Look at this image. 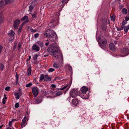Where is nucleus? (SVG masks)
I'll return each instance as SVG.
<instances>
[{
  "label": "nucleus",
  "mask_w": 129,
  "mask_h": 129,
  "mask_svg": "<svg viewBox=\"0 0 129 129\" xmlns=\"http://www.w3.org/2000/svg\"><path fill=\"white\" fill-rule=\"evenodd\" d=\"M59 48V47L57 45L54 46H51L48 48L47 50L52 56L56 58L59 61L62 62L63 60L62 54L60 52L58 53Z\"/></svg>",
  "instance_id": "nucleus-1"
},
{
  "label": "nucleus",
  "mask_w": 129,
  "mask_h": 129,
  "mask_svg": "<svg viewBox=\"0 0 129 129\" xmlns=\"http://www.w3.org/2000/svg\"><path fill=\"white\" fill-rule=\"evenodd\" d=\"M44 36L47 37L52 42L54 41L57 38L56 33L54 31L52 30H49L47 31H46Z\"/></svg>",
  "instance_id": "nucleus-2"
},
{
  "label": "nucleus",
  "mask_w": 129,
  "mask_h": 129,
  "mask_svg": "<svg viewBox=\"0 0 129 129\" xmlns=\"http://www.w3.org/2000/svg\"><path fill=\"white\" fill-rule=\"evenodd\" d=\"M69 86L68 85L62 86L60 88L57 89V90L56 91V95L58 96H59L64 92V93H65L66 91L69 89Z\"/></svg>",
  "instance_id": "nucleus-3"
},
{
  "label": "nucleus",
  "mask_w": 129,
  "mask_h": 129,
  "mask_svg": "<svg viewBox=\"0 0 129 129\" xmlns=\"http://www.w3.org/2000/svg\"><path fill=\"white\" fill-rule=\"evenodd\" d=\"M99 39L100 40L99 42V45L102 46H105L107 43V41L103 36H100L99 37Z\"/></svg>",
  "instance_id": "nucleus-4"
},
{
  "label": "nucleus",
  "mask_w": 129,
  "mask_h": 129,
  "mask_svg": "<svg viewBox=\"0 0 129 129\" xmlns=\"http://www.w3.org/2000/svg\"><path fill=\"white\" fill-rule=\"evenodd\" d=\"M78 91L77 89H73L70 93V95L72 98H75L78 95Z\"/></svg>",
  "instance_id": "nucleus-5"
},
{
  "label": "nucleus",
  "mask_w": 129,
  "mask_h": 129,
  "mask_svg": "<svg viewBox=\"0 0 129 129\" xmlns=\"http://www.w3.org/2000/svg\"><path fill=\"white\" fill-rule=\"evenodd\" d=\"M80 103V101L77 98L73 99L72 102V104L73 106H77Z\"/></svg>",
  "instance_id": "nucleus-6"
},
{
  "label": "nucleus",
  "mask_w": 129,
  "mask_h": 129,
  "mask_svg": "<svg viewBox=\"0 0 129 129\" xmlns=\"http://www.w3.org/2000/svg\"><path fill=\"white\" fill-rule=\"evenodd\" d=\"M20 23V21L18 19L16 20L14 22L13 24V27L15 29H17L18 26V25Z\"/></svg>",
  "instance_id": "nucleus-7"
},
{
  "label": "nucleus",
  "mask_w": 129,
  "mask_h": 129,
  "mask_svg": "<svg viewBox=\"0 0 129 129\" xmlns=\"http://www.w3.org/2000/svg\"><path fill=\"white\" fill-rule=\"evenodd\" d=\"M32 91L34 95L35 96H37L38 93V89L37 87H34L33 88Z\"/></svg>",
  "instance_id": "nucleus-8"
},
{
  "label": "nucleus",
  "mask_w": 129,
  "mask_h": 129,
  "mask_svg": "<svg viewBox=\"0 0 129 129\" xmlns=\"http://www.w3.org/2000/svg\"><path fill=\"white\" fill-rule=\"evenodd\" d=\"M32 50H35L37 52H38L40 50V48L37 45L36 43H35L32 46Z\"/></svg>",
  "instance_id": "nucleus-9"
},
{
  "label": "nucleus",
  "mask_w": 129,
  "mask_h": 129,
  "mask_svg": "<svg viewBox=\"0 0 129 129\" xmlns=\"http://www.w3.org/2000/svg\"><path fill=\"white\" fill-rule=\"evenodd\" d=\"M7 4L4 0H2L0 2V10L2 9Z\"/></svg>",
  "instance_id": "nucleus-10"
},
{
  "label": "nucleus",
  "mask_w": 129,
  "mask_h": 129,
  "mask_svg": "<svg viewBox=\"0 0 129 129\" xmlns=\"http://www.w3.org/2000/svg\"><path fill=\"white\" fill-rule=\"evenodd\" d=\"M88 93H81V97L83 99H88Z\"/></svg>",
  "instance_id": "nucleus-11"
},
{
  "label": "nucleus",
  "mask_w": 129,
  "mask_h": 129,
  "mask_svg": "<svg viewBox=\"0 0 129 129\" xmlns=\"http://www.w3.org/2000/svg\"><path fill=\"white\" fill-rule=\"evenodd\" d=\"M4 20L3 13V11H2L0 13V23H3L4 22Z\"/></svg>",
  "instance_id": "nucleus-12"
},
{
  "label": "nucleus",
  "mask_w": 129,
  "mask_h": 129,
  "mask_svg": "<svg viewBox=\"0 0 129 129\" xmlns=\"http://www.w3.org/2000/svg\"><path fill=\"white\" fill-rule=\"evenodd\" d=\"M128 51V49L127 48H124L122 50V53H124V55L121 56H124L127 55V53Z\"/></svg>",
  "instance_id": "nucleus-13"
},
{
  "label": "nucleus",
  "mask_w": 129,
  "mask_h": 129,
  "mask_svg": "<svg viewBox=\"0 0 129 129\" xmlns=\"http://www.w3.org/2000/svg\"><path fill=\"white\" fill-rule=\"evenodd\" d=\"M15 33L12 30H10L8 34V35L11 38L12 41L13 40L14 38Z\"/></svg>",
  "instance_id": "nucleus-14"
},
{
  "label": "nucleus",
  "mask_w": 129,
  "mask_h": 129,
  "mask_svg": "<svg viewBox=\"0 0 129 129\" xmlns=\"http://www.w3.org/2000/svg\"><path fill=\"white\" fill-rule=\"evenodd\" d=\"M26 117L25 116L23 118L22 120L21 125V128H22L23 127L25 126V125L24 124L26 121Z\"/></svg>",
  "instance_id": "nucleus-15"
},
{
  "label": "nucleus",
  "mask_w": 129,
  "mask_h": 129,
  "mask_svg": "<svg viewBox=\"0 0 129 129\" xmlns=\"http://www.w3.org/2000/svg\"><path fill=\"white\" fill-rule=\"evenodd\" d=\"M109 48L113 51H114L116 49L115 46L113 43L110 44L109 45Z\"/></svg>",
  "instance_id": "nucleus-16"
},
{
  "label": "nucleus",
  "mask_w": 129,
  "mask_h": 129,
  "mask_svg": "<svg viewBox=\"0 0 129 129\" xmlns=\"http://www.w3.org/2000/svg\"><path fill=\"white\" fill-rule=\"evenodd\" d=\"M55 22V21L54 20L51 21L49 24V25L52 28L54 27L55 25L54 23Z\"/></svg>",
  "instance_id": "nucleus-17"
},
{
  "label": "nucleus",
  "mask_w": 129,
  "mask_h": 129,
  "mask_svg": "<svg viewBox=\"0 0 129 129\" xmlns=\"http://www.w3.org/2000/svg\"><path fill=\"white\" fill-rule=\"evenodd\" d=\"M88 91V88L85 87H83L81 88V93H87Z\"/></svg>",
  "instance_id": "nucleus-18"
},
{
  "label": "nucleus",
  "mask_w": 129,
  "mask_h": 129,
  "mask_svg": "<svg viewBox=\"0 0 129 129\" xmlns=\"http://www.w3.org/2000/svg\"><path fill=\"white\" fill-rule=\"evenodd\" d=\"M31 67L30 66L27 69L26 74L28 76H29L31 75Z\"/></svg>",
  "instance_id": "nucleus-19"
},
{
  "label": "nucleus",
  "mask_w": 129,
  "mask_h": 129,
  "mask_svg": "<svg viewBox=\"0 0 129 129\" xmlns=\"http://www.w3.org/2000/svg\"><path fill=\"white\" fill-rule=\"evenodd\" d=\"M44 80L46 81H50L51 80V79L48 75H46L44 76Z\"/></svg>",
  "instance_id": "nucleus-20"
},
{
  "label": "nucleus",
  "mask_w": 129,
  "mask_h": 129,
  "mask_svg": "<svg viewBox=\"0 0 129 129\" xmlns=\"http://www.w3.org/2000/svg\"><path fill=\"white\" fill-rule=\"evenodd\" d=\"M42 101V100L40 99H38L35 100L34 103L35 104H37L40 103Z\"/></svg>",
  "instance_id": "nucleus-21"
},
{
  "label": "nucleus",
  "mask_w": 129,
  "mask_h": 129,
  "mask_svg": "<svg viewBox=\"0 0 129 129\" xmlns=\"http://www.w3.org/2000/svg\"><path fill=\"white\" fill-rule=\"evenodd\" d=\"M69 0H62L61 2V3H62V6L61 7L63 8L64 5V4L67 3Z\"/></svg>",
  "instance_id": "nucleus-22"
},
{
  "label": "nucleus",
  "mask_w": 129,
  "mask_h": 129,
  "mask_svg": "<svg viewBox=\"0 0 129 129\" xmlns=\"http://www.w3.org/2000/svg\"><path fill=\"white\" fill-rule=\"evenodd\" d=\"M36 43L37 44V45L38 44L40 47H42L43 46V44L42 42L38 41Z\"/></svg>",
  "instance_id": "nucleus-23"
},
{
  "label": "nucleus",
  "mask_w": 129,
  "mask_h": 129,
  "mask_svg": "<svg viewBox=\"0 0 129 129\" xmlns=\"http://www.w3.org/2000/svg\"><path fill=\"white\" fill-rule=\"evenodd\" d=\"M123 28L124 31L125 33H127L129 29V26H124Z\"/></svg>",
  "instance_id": "nucleus-24"
},
{
  "label": "nucleus",
  "mask_w": 129,
  "mask_h": 129,
  "mask_svg": "<svg viewBox=\"0 0 129 129\" xmlns=\"http://www.w3.org/2000/svg\"><path fill=\"white\" fill-rule=\"evenodd\" d=\"M122 12L123 14H126L127 13V10L126 8H123L122 10Z\"/></svg>",
  "instance_id": "nucleus-25"
},
{
  "label": "nucleus",
  "mask_w": 129,
  "mask_h": 129,
  "mask_svg": "<svg viewBox=\"0 0 129 129\" xmlns=\"http://www.w3.org/2000/svg\"><path fill=\"white\" fill-rule=\"evenodd\" d=\"M6 4L10 3L13 2L14 0H4Z\"/></svg>",
  "instance_id": "nucleus-26"
},
{
  "label": "nucleus",
  "mask_w": 129,
  "mask_h": 129,
  "mask_svg": "<svg viewBox=\"0 0 129 129\" xmlns=\"http://www.w3.org/2000/svg\"><path fill=\"white\" fill-rule=\"evenodd\" d=\"M53 66L54 67L56 68H58L59 67V65L57 62H54L53 64Z\"/></svg>",
  "instance_id": "nucleus-27"
},
{
  "label": "nucleus",
  "mask_w": 129,
  "mask_h": 129,
  "mask_svg": "<svg viewBox=\"0 0 129 129\" xmlns=\"http://www.w3.org/2000/svg\"><path fill=\"white\" fill-rule=\"evenodd\" d=\"M4 68V64L2 63H0V69L1 71H2Z\"/></svg>",
  "instance_id": "nucleus-28"
},
{
  "label": "nucleus",
  "mask_w": 129,
  "mask_h": 129,
  "mask_svg": "<svg viewBox=\"0 0 129 129\" xmlns=\"http://www.w3.org/2000/svg\"><path fill=\"white\" fill-rule=\"evenodd\" d=\"M15 95L16 97V100L19 99L21 95H19V94L18 93H15Z\"/></svg>",
  "instance_id": "nucleus-29"
},
{
  "label": "nucleus",
  "mask_w": 129,
  "mask_h": 129,
  "mask_svg": "<svg viewBox=\"0 0 129 129\" xmlns=\"http://www.w3.org/2000/svg\"><path fill=\"white\" fill-rule=\"evenodd\" d=\"M115 15H113L111 17V21H114L115 20Z\"/></svg>",
  "instance_id": "nucleus-30"
},
{
  "label": "nucleus",
  "mask_w": 129,
  "mask_h": 129,
  "mask_svg": "<svg viewBox=\"0 0 129 129\" xmlns=\"http://www.w3.org/2000/svg\"><path fill=\"white\" fill-rule=\"evenodd\" d=\"M28 19V17L27 16H25L24 17H23L21 19V21H23L25 20H26Z\"/></svg>",
  "instance_id": "nucleus-31"
},
{
  "label": "nucleus",
  "mask_w": 129,
  "mask_h": 129,
  "mask_svg": "<svg viewBox=\"0 0 129 129\" xmlns=\"http://www.w3.org/2000/svg\"><path fill=\"white\" fill-rule=\"evenodd\" d=\"M44 76L42 74H41L40 77V80L42 81L43 80H44Z\"/></svg>",
  "instance_id": "nucleus-32"
},
{
  "label": "nucleus",
  "mask_w": 129,
  "mask_h": 129,
  "mask_svg": "<svg viewBox=\"0 0 129 129\" xmlns=\"http://www.w3.org/2000/svg\"><path fill=\"white\" fill-rule=\"evenodd\" d=\"M29 11H31V10H32L34 8V6L33 5H30L29 6Z\"/></svg>",
  "instance_id": "nucleus-33"
},
{
  "label": "nucleus",
  "mask_w": 129,
  "mask_h": 129,
  "mask_svg": "<svg viewBox=\"0 0 129 129\" xmlns=\"http://www.w3.org/2000/svg\"><path fill=\"white\" fill-rule=\"evenodd\" d=\"M54 70L55 69L53 68H50L48 70V71L50 73L53 72Z\"/></svg>",
  "instance_id": "nucleus-34"
},
{
  "label": "nucleus",
  "mask_w": 129,
  "mask_h": 129,
  "mask_svg": "<svg viewBox=\"0 0 129 129\" xmlns=\"http://www.w3.org/2000/svg\"><path fill=\"white\" fill-rule=\"evenodd\" d=\"M38 56V55L37 54H36L33 56V60H36Z\"/></svg>",
  "instance_id": "nucleus-35"
},
{
  "label": "nucleus",
  "mask_w": 129,
  "mask_h": 129,
  "mask_svg": "<svg viewBox=\"0 0 129 129\" xmlns=\"http://www.w3.org/2000/svg\"><path fill=\"white\" fill-rule=\"evenodd\" d=\"M127 21L124 20L122 23V26L121 27L124 26L125 24H127Z\"/></svg>",
  "instance_id": "nucleus-36"
},
{
  "label": "nucleus",
  "mask_w": 129,
  "mask_h": 129,
  "mask_svg": "<svg viewBox=\"0 0 129 129\" xmlns=\"http://www.w3.org/2000/svg\"><path fill=\"white\" fill-rule=\"evenodd\" d=\"M30 30L31 32L33 33H35L37 31L36 29L34 30L32 27H31L30 29Z\"/></svg>",
  "instance_id": "nucleus-37"
},
{
  "label": "nucleus",
  "mask_w": 129,
  "mask_h": 129,
  "mask_svg": "<svg viewBox=\"0 0 129 129\" xmlns=\"http://www.w3.org/2000/svg\"><path fill=\"white\" fill-rule=\"evenodd\" d=\"M15 77L16 82L17 83L18 81V76L17 73H16V76H15Z\"/></svg>",
  "instance_id": "nucleus-38"
},
{
  "label": "nucleus",
  "mask_w": 129,
  "mask_h": 129,
  "mask_svg": "<svg viewBox=\"0 0 129 129\" xmlns=\"http://www.w3.org/2000/svg\"><path fill=\"white\" fill-rule=\"evenodd\" d=\"M32 17L33 18H36L37 17V14H31Z\"/></svg>",
  "instance_id": "nucleus-39"
},
{
  "label": "nucleus",
  "mask_w": 129,
  "mask_h": 129,
  "mask_svg": "<svg viewBox=\"0 0 129 129\" xmlns=\"http://www.w3.org/2000/svg\"><path fill=\"white\" fill-rule=\"evenodd\" d=\"M39 35V33H36L34 35V37L36 38H37L38 37Z\"/></svg>",
  "instance_id": "nucleus-40"
},
{
  "label": "nucleus",
  "mask_w": 129,
  "mask_h": 129,
  "mask_svg": "<svg viewBox=\"0 0 129 129\" xmlns=\"http://www.w3.org/2000/svg\"><path fill=\"white\" fill-rule=\"evenodd\" d=\"M10 89V87L9 86L6 87L5 89V90L7 91H9Z\"/></svg>",
  "instance_id": "nucleus-41"
},
{
  "label": "nucleus",
  "mask_w": 129,
  "mask_h": 129,
  "mask_svg": "<svg viewBox=\"0 0 129 129\" xmlns=\"http://www.w3.org/2000/svg\"><path fill=\"white\" fill-rule=\"evenodd\" d=\"M32 84L31 83H29L28 84H27L26 85V87H28L30 86H31Z\"/></svg>",
  "instance_id": "nucleus-42"
},
{
  "label": "nucleus",
  "mask_w": 129,
  "mask_h": 129,
  "mask_svg": "<svg viewBox=\"0 0 129 129\" xmlns=\"http://www.w3.org/2000/svg\"><path fill=\"white\" fill-rule=\"evenodd\" d=\"M29 20L28 19H27L25 21H24L23 23H22V24H25L26 23H27L29 21Z\"/></svg>",
  "instance_id": "nucleus-43"
},
{
  "label": "nucleus",
  "mask_w": 129,
  "mask_h": 129,
  "mask_svg": "<svg viewBox=\"0 0 129 129\" xmlns=\"http://www.w3.org/2000/svg\"><path fill=\"white\" fill-rule=\"evenodd\" d=\"M19 105L18 103H16L15 105V107L16 108H18L19 107Z\"/></svg>",
  "instance_id": "nucleus-44"
},
{
  "label": "nucleus",
  "mask_w": 129,
  "mask_h": 129,
  "mask_svg": "<svg viewBox=\"0 0 129 129\" xmlns=\"http://www.w3.org/2000/svg\"><path fill=\"white\" fill-rule=\"evenodd\" d=\"M51 86L53 88V89H52V90H54V88H55L56 87V86L54 84H51Z\"/></svg>",
  "instance_id": "nucleus-45"
},
{
  "label": "nucleus",
  "mask_w": 129,
  "mask_h": 129,
  "mask_svg": "<svg viewBox=\"0 0 129 129\" xmlns=\"http://www.w3.org/2000/svg\"><path fill=\"white\" fill-rule=\"evenodd\" d=\"M116 27L117 28V30L118 31H120L122 30L123 29V27H122L120 28H119L118 27Z\"/></svg>",
  "instance_id": "nucleus-46"
},
{
  "label": "nucleus",
  "mask_w": 129,
  "mask_h": 129,
  "mask_svg": "<svg viewBox=\"0 0 129 129\" xmlns=\"http://www.w3.org/2000/svg\"><path fill=\"white\" fill-rule=\"evenodd\" d=\"M21 47V44L20 43H18V46H17V47H18V50H19L20 49Z\"/></svg>",
  "instance_id": "nucleus-47"
},
{
  "label": "nucleus",
  "mask_w": 129,
  "mask_h": 129,
  "mask_svg": "<svg viewBox=\"0 0 129 129\" xmlns=\"http://www.w3.org/2000/svg\"><path fill=\"white\" fill-rule=\"evenodd\" d=\"M21 29H22V27H20L19 28L18 30V32L19 33H20Z\"/></svg>",
  "instance_id": "nucleus-48"
},
{
  "label": "nucleus",
  "mask_w": 129,
  "mask_h": 129,
  "mask_svg": "<svg viewBox=\"0 0 129 129\" xmlns=\"http://www.w3.org/2000/svg\"><path fill=\"white\" fill-rule=\"evenodd\" d=\"M17 46V43H15L14 44V49H15L16 48Z\"/></svg>",
  "instance_id": "nucleus-49"
},
{
  "label": "nucleus",
  "mask_w": 129,
  "mask_h": 129,
  "mask_svg": "<svg viewBox=\"0 0 129 129\" xmlns=\"http://www.w3.org/2000/svg\"><path fill=\"white\" fill-rule=\"evenodd\" d=\"M5 103H6V101L5 100L4 98H3V99L2 103L4 104H5Z\"/></svg>",
  "instance_id": "nucleus-50"
},
{
  "label": "nucleus",
  "mask_w": 129,
  "mask_h": 129,
  "mask_svg": "<svg viewBox=\"0 0 129 129\" xmlns=\"http://www.w3.org/2000/svg\"><path fill=\"white\" fill-rule=\"evenodd\" d=\"M125 21H127L129 20V18L128 17L126 16L125 18Z\"/></svg>",
  "instance_id": "nucleus-51"
},
{
  "label": "nucleus",
  "mask_w": 129,
  "mask_h": 129,
  "mask_svg": "<svg viewBox=\"0 0 129 129\" xmlns=\"http://www.w3.org/2000/svg\"><path fill=\"white\" fill-rule=\"evenodd\" d=\"M43 93L45 95H47V92L45 91H44L43 92Z\"/></svg>",
  "instance_id": "nucleus-52"
},
{
  "label": "nucleus",
  "mask_w": 129,
  "mask_h": 129,
  "mask_svg": "<svg viewBox=\"0 0 129 129\" xmlns=\"http://www.w3.org/2000/svg\"><path fill=\"white\" fill-rule=\"evenodd\" d=\"M12 122H12V121H9V126H11V125H12Z\"/></svg>",
  "instance_id": "nucleus-53"
},
{
  "label": "nucleus",
  "mask_w": 129,
  "mask_h": 129,
  "mask_svg": "<svg viewBox=\"0 0 129 129\" xmlns=\"http://www.w3.org/2000/svg\"><path fill=\"white\" fill-rule=\"evenodd\" d=\"M68 69L70 71H72V68L71 66H69L68 67Z\"/></svg>",
  "instance_id": "nucleus-54"
},
{
  "label": "nucleus",
  "mask_w": 129,
  "mask_h": 129,
  "mask_svg": "<svg viewBox=\"0 0 129 129\" xmlns=\"http://www.w3.org/2000/svg\"><path fill=\"white\" fill-rule=\"evenodd\" d=\"M4 98L5 99H5H7V97H6V94H4Z\"/></svg>",
  "instance_id": "nucleus-55"
},
{
  "label": "nucleus",
  "mask_w": 129,
  "mask_h": 129,
  "mask_svg": "<svg viewBox=\"0 0 129 129\" xmlns=\"http://www.w3.org/2000/svg\"><path fill=\"white\" fill-rule=\"evenodd\" d=\"M104 28H103L104 29H105L106 28V24H104Z\"/></svg>",
  "instance_id": "nucleus-56"
},
{
  "label": "nucleus",
  "mask_w": 129,
  "mask_h": 129,
  "mask_svg": "<svg viewBox=\"0 0 129 129\" xmlns=\"http://www.w3.org/2000/svg\"><path fill=\"white\" fill-rule=\"evenodd\" d=\"M49 43L48 42H47L45 44V45L46 46H47L49 44Z\"/></svg>",
  "instance_id": "nucleus-57"
},
{
  "label": "nucleus",
  "mask_w": 129,
  "mask_h": 129,
  "mask_svg": "<svg viewBox=\"0 0 129 129\" xmlns=\"http://www.w3.org/2000/svg\"><path fill=\"white\" fill-rule=\"evenodd\" d=\"M16 121L17 120H16V119H13L11 120V121L13 122H14V121Z\"/></svg>",
  "instance_id": "nucleus-58"
},
{
  "label": "nucleus",
  "mask_w": 129,
  "mask_h": 129,
  "mask_svg": "<svg viewBox=\"0 0 129 129\" xmlns=\"http://www.w3.org/2000/svg\"><path fill=\"white\" fill-rule=\"evenodd\" d=\"M48 56V55H44V57H46V56Z\"/></svg>",
  "instance_id": "nucleus-59"
},
{
  "label": "nucleus",
  "mask_w": 129,
  "mask_h": 129,
  "mask_svg": "<svg viewBox=\"0 0 129 129\" xmlns=\"http://www.w3.org/2000/svg\"><path fill=\"white\" fill-rule=\"evenodd\" d=\"M3 125H2L0 126V129L3 126Z\"/></svg>",
  "instance_id": "nucleus-60"
},
{
  "label": "nucleus",
  "mask_w": 129,
  "mask_h": 129,
  "mask_svg": "<svg viewBox=\"0 0 129 129\" xmlns=\"http://www.w3.org/2000/svg\"><path fill=\"white\" fill-rule=\"evenodd\" d=\"M31 58V56H29V60H30V59Z\"/></svg>",
  "instance_id": "nucleus-61"
},
{
  "label": "nucleus",
  "mask_w": 129,
  "mask_h": 129,
  "mask_svg": "<svg viewBox=\"0 0 129 129\" xmlns=\"http://www.w3.org/2000/svg\"><path fill=\"white\" fill-rule=\"evenodd\" d=\"M19 90L20 91V88L19 89Z\"/></svg>",
  "instance_id": "nucleus-62"
},
{
  "label": "nucleus",
  "mask_w": 129,
  "mask_h": 129,
  "mask_svg": "<svg viewBox=\"0 0 129 129\" xmlns=\"http://www.w3.org/2000/svg\"><path fill=\"white\" fill-rule=\"evenodd\" d=\"M48 40H46V41H48Z\"/></svg>",
  "instance_id": "nucleus-63"
},
{
  "label": "nucleus",
  "mask_w": 129,
  "mask_h": 129,
  "mask_svg": "<svg viewBox=\"0 0 129 129\" xmlns=\"http://www.w3.org/2000/svg\"><path fill=\"white\" fill-rule=\"evenodd\" d=\"M29 14H31V13H29Z\"/></svg>",
  "instance_id": "nucleus-64"
}]
</instances>
